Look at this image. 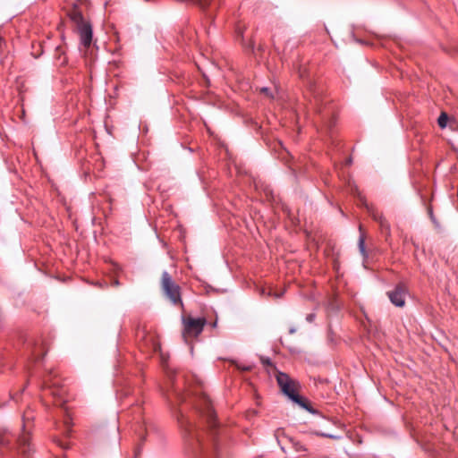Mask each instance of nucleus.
Returning <instances> with one entry per match:
<instances>
[{
  "instance_id": "obj_16",
  "label": "nucleus",
  "mask_w": 458,
  "mask_h": 458,
  "mask_svg": "<svg viewBox=\"0 0 458 458\" xmlns=\"http://www.w3.org/2000/svg\"><path fill=\"white\" fill-rule=\"evenodd\" d=\"M447 119H448V117H447L446 114H445V113L441 114L437 120L438 125L441 128H445L446 126Z\"/></svg>"
},
{
  "instance_id": "obj_7",
  "label": "nucleus",
  "mask_w": 458,
  "mask_h": 458,
  "mask_svg": "<svg viewBox=\"0 0 458 458\" xmlns=\"http://www.w3.org/2000/svg\"><path fill=\"white\" fill-rule=\"evenodd\" d=\"M408 294V289L403 283H399L394 289L387 292L390 301L396 307H403Z\"/></svg>"
},
{
  "instance_id": "obj_19",
  "label": "nucleus",
  "mask_w": 458,
  "mask_h": 458,
  "mask_svg": "<svg viewBox=\"0 0 458 458\" xmlns=\"http://www.w3.org/2000/svg\"><path fill=\"white\" fill-rule=\"evenodd\" d=\"M260 92H262V93L266 94V95H267V97H269V98H272V97H273V96H272V94H271V90H270V89H268V88H267V87L262 88V89H260Z\"/></svg>"
},
{
  "instance_id": "obj_1",
  "label": "nucleus",
  "mask_w": 458,
  "mask_h": 458,
  "mask_svg": "<svg viewBox=\"0 0 458 458\" xmlns=\"http://www.w3.org/2000/svg\"><path fill=\"white\" fill-rule=\"evenodd\" d=\"M276 381L282 392L293 403H297L310 413L316 412L308 401L296 392L298 383L295 380L292 379L287 374L279 372L276 376Z\"/></svg>"
},
{
  "instance_id": "obj_26",
  "label": "nucleus",
  "mask_w": 458,
  "mask_h": 458,
  "mask_svg": "<svg viewBox=\"0 0 458 458\" xmlns=\"http://www.w3.org/2000/svg\"><path fill=\"white\" fill-rule=\"evenodd\" d=\"M214 452H215V455L216 456L217 455V445H216V443H214Z\"/></svg>"
},
{
  "instance_id": "obj_17",
  "label": "nucleus",
  "mask_w": 458,
  "mask_h": 458,
  "mask_svg": "<svg viewBox=\"0 0 458 458\" xmlns=\"http://www.w3.org/2000/svg\"><path fill=\"white\" fill-rule=\"evenodd\" d=\"M143 428H144V429H146V428H147V423L145 420L143 421V425L140 427V429L138 431V436L141 441H143L145 439V437L143 436V433H142Z\"/></svg>"
},
{
  "instance_id": "obj_18",
  "label": "nucleus",
  "mask_w": 458,
  "mask_h": 458,
  "mask_svg": "<svg viewBox=\"0 0 458 458\" xmlns=\"http://www.w3.org/2000/svg\"><path fill=\"white\" fill-rule=\"evenodd\" d=\"M56 443H57V445H58L62 449H67V448H69V445H68V443H66V442H64V441H62V440H60V439H57V440H56Z\"/></svg>"
},
{
  "instance_id": "obj_31",
  "label": "nucleus",
  "mask_w": 458,
  "mask_h": 458,
  "mask_svg": "<svg viewBox=\"0 0 458 458\" xmlns=\"http://www.w3.org/2000/svg\"><path fill=\"white\" fill-rule=\"evenodd\" d=\"M214 327H216V322H214L212 325Z\"/></svg>"
},
{
  "instance_id": "obj_10",
  "label": "nucleus",
  "mask_w": 458,
  "mask_h": 458,
  "mask_svg": "<svg viewBox=\"0 0 458 458\" xmlns=\"http://www.w3.org/2000/svg\"><path fill=\"white\" fill-rule=\"evenodd\" d=\"M26 424H23V433L19 437L17 442L20 452L26 457H29L30 452L31 451V445L30 443V434L25 430Z\"/></svg>"
},
{
  "instance_id": "obj_9",
  "label": "nucleus",
  "mask_w": 458,
  "mask_h": 458,
  "mask_svg": "<svg viewBox=\"0 0 458 458\" xmlns=\"http://www.w3.org/2000/svg\"><path fill=\"white\" fill-rule=\"evenodd\" d=\"M56 373L53 370L47 372L43 379V387L52 389L51 394L54 395H61L62 393L58 390L61 387L60 380L56 379Z\"/></svg>"
},
{
  "instance_id": "obj_15",
  "label": "nucleus",
  "mask_w": 458,
  "mask_h": 458,
  "mask_svg": "<svg viewBox=\"0 0 458 458\" xmlns=\"http://www.w3.org/2000/svg\"><path fill=\"white\" fill-rule=\"evenodd\" d=\"M11 443V439L9 435H4L0 437V445L3 447L9 448V445Z\"/></svg>"
},
{
  "instance_id": "obj_25",
  "label": "nucleus",
  "mask_w": 458,
  "mask_h": 458,
  "mask_svg": "<svg viewBox=\"0 0 458 458\" xmlns=\"http://www.w3.org/2000/svg\"><path fill=\"white\" fill-rule=\"evenodd\" d=\"M64 424H65V426L67 428V430H68L70 428V427H71V425H70V419L69 418H67L65 420Z\"/></svg>"
},
{
  "instance_id": "obj_27",
  "label": "nucleus",
  "mask_w": 458,
  "mask_h": 458,
  "mask_svg": "<svg viewBox=\"0 0 458 458\" xmlns=\"http://www.w3.org/2000/svg\"><path fill=\"white\" fill-rule=\"evenodd\" d=\"M196 444L198 445V447L200 448L201 444H200V440L199 439V437L196 438Z\"/></svg>"
},
{
  "instance_id": "obj_8",
  "label": "nucleus",
  "mask_w": 458,
  "mask_h": 458,
  "mask_svg": "<svg viewBox=\"0 0 458 458\" xmlns=\"http://www.w3.org/2000/svg\"><path fill=\"white\" fill-rule=\"evenodd\" d=\"M76 30L80 36L81 45L85 48H89L92 43L93 30L89 21H85L76 26Z\"/></svg>"
},
{
  "instance_id": "obj_13",
  "label": "nucleus",
  "mask_w": 458,
  "mask_h": 458,
  "mask_svg": "<svg viewBox=\"0 0 458 458\" xmlns=\"http://www.w3.org/2000/svg\"><path fill=\"white\" fill-rule=\"evenodd\" d=\"M359 250L363 257H367L366 248H365V236L363 233H360L358 242Z\"/></svg>"
},
{
  "instance_id": "obj_4",
  "label": "nucleus",
  "mask_w": 458,
  "mask_h": 458,
  "mask_svg": "<svg viewBox=\"0 0 458 458\" xmlns=\"http://www.w3.org/2000/svg\"><path fill=\"white\" fill-rule=\"evenodd\" d=\"M206 319L204 318H191V317H183V330H182V337L184 341L187 343L188 338L190 337H197L199 336L206 325Z\"/></svg>"
},
{
  "instance_id": "obj_11",
  "label": "nucleus",
  "mask_w": 458,
  "mask_h": 458,
  "mask_svg": "<svg viewBox=\"0 0 458 458\" xmlns=\"http://www.w3.org/2000/svg\"><path fill=\"white\" fill-rule=\"evenodd\" d=\"M68 16L71 19V21L75 24V26H78L85 21H87L81 11L78 8L77 5H73L72 8L68 12Z\"/></svg>"
},
{
  "instance_id": "obj_12",
  "label": "nucleus",
  "mask_w": 458,
  "mask_h": 458,
  "mask_svg": "<svg viewBox=\"0 0 458 458\" xmlns=\"http://www.w3.org/2000/svg\"><path fill=\"white\" fill-rule=\"evenodd\" d=\"M144 347L146 348V352H157L160 350V344L152 335L144 336Z\"/></svg>"
},
{
  "instance_id": "obj_20",
  "label": "nucleus",
  "mask_w": 458,
  "mask_h": 458,
  "mask_svg": "<svg viewBox=\"0 0 458 458\" xmlns=\"http://www.w3.org/2000/svg\"><path fill=\"white\" fill-rule=\"evenodd\" d=\"M318 435L321 436V437H327V438H330V439L337 438V437H335V436H334L332 434H327V433H320Z\"/></svg>"
},
{
  "instance_id": "obj_21",
  "label": "nucleus",
  "mask_w": 458,
  "mask_h": 458,
  "mask_svg": "<svg viewBox=\"0 0 458 458\" xmlns=\"http://www.w3.org/2000/svg\"><path fill=\"white\" fill-rule=\"evenodd\" d=\"M306 319L308 322H310V323L313 322L315 319V314L310 313V314L307 315Z\"/></svg>"
},
{
  "instance_id": "obj_2",
  "label": "nucleus",
  "mask_w": 458,
  "mask_h": 458,
  "mask_svg": "<svg viewBox=\"0 0 458 458\" xmlns=\"http://www.w3.org/2000/svg\"><path fill=\"white\" fill-rule=\"evenodd\" d=\"M160 284L165 296L174 305H183L181 297V287L173 280L167 271L162 273Z\"/></svg>"
},
{
  "instance_id": "obj_23",
  "label": "nucleus",
  "mask_w": 458,
  "mask_h": 458,
  "mask_svg": "<svg viewBox=\"0 0 458 458\" xmlns=\"http://www.w3.org/2000/svg\"><path fill=\"white\" fill-rule=\"evenodd\" d=\"M55 51L57 54H59V58H61V55L64 54L60 47H57Z\"/></svg>"
},
{
  "instance_id": "obj_6",
  "label": "nucleus",
  "mask_w": 458,
  "mask_h": 458,
  "mask_svg": "<svg viewBox=\"0 0 458 458\" xmlns=\"http://www.w3.org/2000/svg\"><path fill=\"white\" fill-rule=\"evenodd\" d=\"M309 91L312 97V98L309 100V110H312L316 114L322 115L323 119L330 115L333 113L331 107H328L327 114H324V110L322 109L324 99L321 90L315 84H310Z\"/></svg>"
},
{
  "instance_id": "obj_22",
  "label": "nucleus",
  "mask_w": 458,
  "mask_h": 458,
  "mask_svg": "<svg viewBox=\"0 0 458 458\" xmlns=\"http://www.w3.org/2000/svg\"><path fill=\"white\" fill-rule=\"evenodd\" d=\"M296 450L298 452L306 451V448L300 443L296 444Z\"/></svg>"
},
{
  "instance_id": "obj_3",
  "label": "nucleus",
  "mask_w": 458,
  "mask_h": 458,
  "mask_svg": "<svg viewBox=\"0 0 458 458\" xmlns=\"http://www.w3.org/2000/svg\"><path fill=\"white\" fill-rule=\"evenodd\" d=\"M195 408L203 417L206 418L208 427L214 430L217 426L216 413L212 407L211 401L206 394H201L197 398Z\"/></svg>"
},
{
  "instance_id": "obj_29",
  "label": "nucleus",
  "mask_w": 458,
  "mask_h": 458,
  "mask_svg": "<svg viewBox=\"0 0 458 458\" xmlns=\"http://www.w3.org/2000/svg\"><path fill=\"white\" fill-rule=\"evenodd\" d=\"M66 63V58L64 57V60L61 62V64H64Z\"/></svg>"
},
{
  "instance_id": "obj_28",
  "label": "nucleus",
  "mask_w": 458,
  "mask_h": 458,
  "mask_svg": "<svg viewBox=\"0 0 458 458\" xmlns=\"http://www.w3.org/2000/svg\"><path fill=\"white\" fill-rule=\"evenodd\" d=\"M296 332V329L294 327H291L289 330L290 334H294Z\"/></svg>"
},
{
  "instance_id": "obj_14",
  "label": "nucleus",
  "mask_w": 458,
  "mask_h": 458,
  "mask_svg": "<svg viewBox=\"0 0 458 458\" xmlns=\"http://www.w3.org/2000/svg\"><path fill=\"white\" fill-rule=\"evenodd\" d=\"M194 4L199 5L202 10H205L212 5L213 0H194Z\"/></svg>"
},
{
  "instance_id": "obj_24",
  "label": "nucleus",
  "mask_w": 458,
  "mask_h": 458,
  "mask_svg": "<svg viewBox=\"0 0 458 458\" xmlns=\"http://www.w3.org/2000/svg\"><path fill=\"white\" fill-rule=\"evenodd\" d=\"M114 434H115V438L119 439V428L116 426L114 427Z\"/></svg>"
},
{
  "instance_id": "obj_32",
  "label": "nucleus",
  "mask_w": 458,
  "mask_h": 458,
  "mask_svg": "<svg viewBox=\"0 0 458 458\" xmlns=\"http://www.w3.org/2000/svg\"><path fill=\"white\" fill-rule=\"evenodd\" d=\"M263 362L265 363V360H263ZM266 363L269 364L270 362H269V360H266Z\"/></svg>"
},
{
  "instance_id": "obj_5",
  "label": "nucleus",
  "mask_w": 458,
  "mask_h": 458,
  "mask_svg": "<svg viewBox=\"0 0 458 458\" xmlns=\"http://www.w3.org/2000/svg\"><path fill=\"white\" fill-rule=\"evenodd\" d=\"M361 201L369 216L378 224L381 233L385 236L386 241L387 242L391 237V226L389 222L373 205L369 204L365 199H362Z\"/></svg>"
},
{
  "instance_id": "obj_30",
  "label": "nucleus",
  "mask_w": 458,
  "mask_h": 458,
  "mask_svg": "<svg viewBox=\"0 0 458 458\" xmlns=\"http://www.w3.org/2000/svg\"><path fill=\"white\" fill-rule=\"evenodd\" d=\"M243 370H249L250 368L249 367H245V368H242Z\"/></svg>"
}]
</instances>
